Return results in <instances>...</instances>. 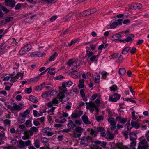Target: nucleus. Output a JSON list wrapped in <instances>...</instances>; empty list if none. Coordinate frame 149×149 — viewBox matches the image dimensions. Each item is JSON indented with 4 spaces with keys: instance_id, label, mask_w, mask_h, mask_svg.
<instances>
[{
    "instance_id": "0eeeda50",
    "label": "nucleus",
    "mask_w": 149,
    "mask_h": 149,
    "mask_svg": "<svg viewBox=\"0 0 149 149\" xmlns=\"http://www.w3.org/2000/svg\"><path fill=\"white\" fill-rule=\"evenodd\" d=\"M13 111H19L21 110L24 107V106L22 104L20 103L19 105H18L15 103H13Z\"/></svg>"
},
{
    "instance_id": "412c9836",
    "label": "nucleus",
    "mask_w": 149,
    "mask_h": 149,
    "mask_svg": "<svg viewBox=\"0 0 149 149\" xmlns=\"http://www.w3.org/2000/svg\"><path fill=\"white\" fill-rule=\"evenodd\" d=\"M72 13H69L66 15L63 19L64 22H65L68 21L72 18Z\"/></svg>"
},
{
    "instance_id": "20e7f679",
    "label": "nucleus",
    "mask_w": 149,
    "mask_h": 149,
    "mask_svg": "<svg viewBox=\"0 0 149 149\" xmlns=\"http://www.w3.org/2000/svg\"><path fill=\"white\" fill-rule=\"evenodd\" d=\"M86 54L88 57L89 58L90 61L93 62L95 61L96 62L98 61V58L99 54H97L96 55H94V54L92 52L86 51Z\"/></svg>"
},
{
    "instance_id": "c9c22d12",
    "label": "nucleus",
    "mask_w": 149,
    "mask_h": 149,
    "mask_svg": "<svg viewBox=\"0 0 149 149\" xmlns=\"http://www.w3.org/2000/svg\"><path fill=\"white\" fill-rule=\"evenodd\" d=\"M132 38L131 37H130V36H128L125 39L123 40H122V42L125 43L126 42H129L130 41H132Z\"/></svg>"
},
{
    "instance_id": "f257e3e1",
    "label": "nucleus",
    "mask_w": 149,
    "mask_h": 149,
    "mask_svg": "<svg viewBox=\"0 0 149 149\" xmlns=\"http://www.w3.org/2000/svg\"><path fill=\"white\" fill-rule=\"evenodd\" d=\"M73 84L72 81H69L66 82H63L62 83V87H60L59 88V94H58V97L61 100V102H65L68 100L67 98L65 100H63L65 97V93L67 91L66 87H69Z\"/></svg>"
},
{
    "instance_id": "5fc2aeb1",
    "label": "nucleus",
    "mask_w": 149,
    "mask_h": 149,
    "mask_svg": "<svg viewBox=\"0 0 149 149\" xmlns=\"http://www.w3.org/2000/svg\"><path fill=\"white\" fill-rule=\"evenodd\" d=\"M19 40L18 39H15V38L13 39V44H14L15 45H18V42H19Z\"/></svg>"
},
{
    "instance_id": "4d7b16f0",
    "label": "nucleus",
    "mask_w": 149,
    "mask_h": 149,
    "mask_svg": "<svg viewBox=\"0 0 149 149\" xmlns=\"http://www.w3.org/2000/svg\"><path fill=\"white\" fill-rule=\"evenodd\" d=\"M128 132L127 131H123V134L125 136V138L126 139L128 138Z\"/></svg>"
},
{
    "instance_id": "680f3d73",
    "label": "nucleus",
    "mask_w": 149,
    "mask_h": 149,
    "mask_svg": "<svg viewBox=\"0 0 149 149\" xmlns=\"http://www.w3.org/2000/svg\"><path fill=\"white\" fill-rule=\"evenodd\" d=\"M22 4L21 3H18L15 6V9L16 10H17L19 9L21 7V5Z\"/></svg>"
},
{
    "instance_id": "a878e982",
    "label": "nucleus",
    "mask_w": 149,
    "mask_h": 149,
    "mask_svg": "<svg viewBox=\"0 0 149 149\" xmlns=\"http://www.w3.org/2000/svg\"><path fill=\"white\" fill-rule=\"evenodd\" d=\"M84 80L83 79H81L79 80L78 86L79 88H81L84 87Z\"/></svg>"
},
{
    "instance_id": "7c9ffc66",
    "label": "nucleus",
    "mask_w": 149,
    "mask_h": 149,
    "mask_svg": "<svg viewBox=\"0 0 149 149\" xmlns=\"http://www.w3.org/2000/svg\"><path fill=\"white\" fill-rule=\"evenodd\" d=\"M88 149H102V148H100L97 145L92 144L90 145Z\"/></svg>"
},
{
    "instance_id": "338daca9",
    "label": "nucleus",
    "mask_w": 149,
    "mask_h": 149,
    "mask_svg": "<svg viewBox=\"0 0 149 149\" xmlns=\"http://www.w3.org/2000/svg\"><path fill=\"white\" fill-rule=\"evenodd\" d=\"M70 131H71V130L68 128L67 129H64L63 130H62V132L67 133Z\"/></svg>"
},
{
    "instance_id": "a18cd8bd",
    "label": "nucleus",
    "mask_w": 149,
    "mask_h": 149,
    "mask_svg": "<svg viewBox=\"0 0 149 149\" xmlns=\"http://www.w3.org/2000/svg\"><path fill=\"white\" fill-rule=\"evenodd\" d=\"M111 91H115L117 90V87L116 85H112L110 87Z\"/></svg>"
},
{
    "instance_id": "ea45409f",
    "label": "nucleus",
    "mask_w": 149,
    "mask_h": 149,
    "mask_svg": "<svg viewBox=\"0 0 149 149\" xmlns=\"http://www.w3.org/2000/svg\"><path fill=\"white\" fill-rule=\"evenodd\" d=\"M55 108L53 107L51 108L50 110H48V113L51 115H53V112L54 111Z\"/></svg>"
},
{
    "instance_id": "cd10ccee",
    "label": "nucleus",
    "mask_w": 149,
    "mask_h": 149,
    "mask_svg": "<svg viewBox=\"0 0 149 149\" xmlns=\"http://www.w3.org/2000/svg\"><path fill=\"white\" fill-rule=\"evenodd\" d=\"M29 100L31 101L33 103H37L38 102V100L37 98L33 96L30 97Z\"/></svg>"
},
{
    "instance_id": "6ab92c4d",
    "label": "nucleus",
    "mask_w": 149,
    "mask_h": 149,
    "mask_svg": "<svg viewBox=\"0 0 149 149\" xmlns=\"http://www.w3.org/2000/svg\"><path fill=\"white\" fill-rule=\"evenodd\" d=\"M82 119L84 124L88 125L91 124L90 121L88 120V118L86 115H83L82 117Z\"/></svg>"
},
{
    "instance_id": "b1692460",
    "label": "nucleus",
    "mask_w": 149,
    "mask_h": 149,
    "mask_svg": "<svg viewBox=\"0 0 149 149\" xmlns=\"http://www.w3.org/2000/svg\"><path fill=\"white\" fill-rule=\"evenodd\" d=\"M30 110L29 109H27L23 113H21V116L23 118H26L28 116V115L30 113Z\"/></svg>"
},
{
    "instance_id": "473e14b6",
    "label": "nucleus",
    "mask_w": 149,
    "mask_h": 149,
    "mask_svg": "<svg viewBox=\"0 0 149 149\" xmlns=\"http://www.w3.org/2000/svg\"><path fill=\"white\" fill-rule=\"evenodd\" d=\"M40 142L38 139H36L34 142V144L35 146L37 148H39L40 146Z\"/></svg>"
},
{
    "instance_id": "aec40b11",
    "label": "nucleus",
    "mask_w": 149,
    "mask_h": 149,
    "mask_svg": "<svg viewBox=\"0 0 149 149\" xmlns=\"http://www.w3.org/2000/svg\"><path fill=\"white\" fill-rule=\"evenodd\" d=\"M68 113L65 112H63L62 114L59 112H58L57 113V116L58 117V118L60 119H62L63 117H67L68 116Z\"/></svg>"
},
{
    "instance_id": "052dcab7",
    "label": "nucleus",
    "mask_w": 149,
    "mask_h": 149,
    "mask_svg": "<svg viewBox=\"0 0 149 149\" xmlns=\"http://www.w3.org/2000/svg\"><path fill=\"white\" fill-rule=\"evenodd\" d=\"M43 87L42 85L38 86L36 87V89L38 91H41L43 89Z\"/></svg>"
},
{
    "instance_id": "de8ad7c7",
    "label": "nucleus",
    "mask_w": 149,
    "mask_h": 149,
    "mask_svg": "<svg viewBox=\"0 0 149 149\" xmlns=\"http://www.w3.org/2000/svg\"><path fill=\"white\" fill-rule=\"evenodd\" d=\"M49 95V93L48 92H45L42 95V97L45 98L47 97H48Z\"/></svg>"
},
{
    "instance_id": "a211bd4d",
    "label": "nucleus",
    "mask_w": 149,
    "mask_h": 149,
    "mask_svg": "<svg viewBox=\"0 0 149 149\" xmlns=\"http://www.w3.org/2000/svg\"><path fill=\"white\" fill-rule=\"evenodd\" d=\"M86 105H88L87 106L86 105V109H87L88 107H90L96 109L97 111H98V109L97 108L96 105L94 104V103L91 102H90L89 103H88L87 102H86Z\"/></svg>"
},
{
    "instance_id": "09e8293b",
    "label": "nucleus",
    "mask_w": 149,
    "mask_h": 149,
    "mask_svg": "<svg viewBox=\"0 0 149 149\" xmlns=\"http://www.w3.org/2000/svg\"><path fill=\"white\" fill-rule=\"evenodd\" d=\"M38 119H35L33 121V124L34 125L36 126H38L40 125L39 121H38Z\"/></svg>"
},
{
    "instance_id": "ddd939ff",
    "label": "nucleus",
    "mask_w": 149,
    "mask_h": 149,
    "mask_svg": "<svg viewBox=\"0 0 149 149\" xmlns=\"http://www.w3.org/2000/svg\"><path fill=\"white\" fill-rule=\"evenodd\" d=\"M108 121L110 123V125L111 126V129L112 130H114L116 127V123L114 121V119L113 118H108Z\"/></svg>"
},
{
    "instance_id": "5701e85b",
    "label": "nucleus",
    "mask_w": 149,
    "mask_h": 149,
    "mask_svg": "<svg viewBox=\"0 0 149 149\" xmlns=\"http://www.w3.org/2000/svg\"><path fill=\"white\" fill-rule=\"evenodd\" d=\"M76 126L74 123L72 121H70L69 123L67 124V126L68 128L70 129L71 130L72 128H73Z\"/></svg>"
},
{
    "instance_id": "9b49d317",
    "label": "nucleus",
    "mask_w": 149,
    "mask_h": 149,
    "mask_svg": "<svg viewBox=\"0 0 149 149\" xmlns=\"http://www.w3.org/2000/svg\"><path fill=\"white\" fill-rule=\"evenodd\" d=\"M23 76V73L21 72H18L14 77H11V79L10 80L11 82L13 83L16 81L19 77H20L22 79Z\"/></svg>"
},
{
    "instance_id": "bb28decb",
    "label": "nucleus",
    "mask_w": 149,
    "mask_h": 149,
    "mask_svg": "<svg viewBox=\"0 0 149 149\" xmlns=\"http://www.w3.org/2000/svg\"><path fill=\"white\" fill-rule=\"evenodd\" d=\"M8 48V47L5 44L1 43L0 45V49L1 52H3Z\"/></svg>"
},
{
    "instance_id": "79ce46f5",
    "label": "nucleus",
    "mask_w": 149,
    "mask_h": 149,
    "mask_svg": "<svg viewBox=\"0 0 149 149\" xmlns=\"http://www.w3.org/2000/svg\"><path fill=\"white\" fill-rule=\"evenodd\" d=\"M71 117L72 118L76 119L79 117V116L77 114V113H73L72 114Z\"/></svg>"
},
{
    "instance_id": "8fccbe9b",
    "label": "nucleus",
    "mask_w": 149,
    "mask_h": 149,
    "mask_svg": "<svg viewBox=\"0 0 149 149\" xmlns=\"http://www.w3.org/2000/svg\"><path fill=\"white\" fill-rule=\"evenodd\" d=\"M118 57V54H114L109 56V58L110 59L112 58H116Z\"/></svg>"
},
{
    "instance_id": "a19ab883",
    "label": "nucleus",
    "mask_w": 149,
    "mask_h": 149,
    "mask_svg": "<svg viewBox=\"0 0 149 149\" xmlns=\"http://www.w3.org/2000/svg\"><path fill=\"white\" fill-rule=\"evenodd\" d=\"M25 118H23L22 117H20L18 119V122L20 123H24L25 121Z\"/></svg>"
},
{
    "instance_id": "f704fd0d",
    "label": "nucleus",
    "mask_w": 149,
    "mask_h": 149,
    "mask_svg": "<svg viewBox=\"0 0 149 149\" xmlns=\"http://www.w3.org/2000/svg\"><path fill=\"white\" fill-rule=\"evenodd\" d=\"M73 60L72 59L69 60L68 62H67V64L70 67L73 66Z\"/></svg>"
},
{
    "instance_id": "423d86ee",
    "label": "nucleus",
    "mask_w": 149,
    "mask_h": 149,
    "mask_svg": "<svg viewBox=\"0 0 149 149\" xmlns=\"http://www.w3.org/2000/svg\"><path fill=\"white\" fill-rule=\"evenodd\" d=\"M149 147L148 142L145 139H142L139 143L138 149H146Z\"/></svg>"
},
{
    "instance_id": "49530a36",
    "label": "nucleus",
    "mask_w": 149,
    "mask_h": 149,
    "mask_svg": "<svg viewBox=\"0 0 149 149\" xmlns=\"http://www.w3.org/2000/svg\"><path fill=\"white\" fill-rule=\"evenodd\" d=\"M109 100L110 101L112 102H115L117 101L116 99L113 96L111 97H109Z\"/></svg>"
},
{
    "instance_id": "39448f33",
    "label": "nucleus",
    "mask_w": 149,
    "mask_h": 149,
    "mask_svg": "<svg viewBox=\"0 0 149 149\" xmlns=\"http://www.w3.org/2000/svg\"><path fill=\"white\" fill-rule=\"evenodd\" d=\"M31 49V45L30 44H27L22 47L20 49L19 54L20 55L25 54L26 53Z\"/></svg>"
},
{
    "instance_id": "393cba45",
    "label": "nucleus",
    "mask_w": 149,
    "mask_h": 149,
    "mask_svg": "<svg viewBox=\"0 0 149 149\" xmlns=\"http://www.w3.org/2000/svg\"><path fill=\"white\" fill-rule=\"evenodd\" d=\"M89 13V11L88 9L84 11L82 13H80V17H85L87 15H89L90 14H88Z\"/></svg>"
},
{
    "instance_id": "9d476101",
    "label": "nucleus",
    "mask_w": 149,
    "mask_h": 149,
    "mask_svg": "<svg viewBox=\"0 0 149 149\" xmlns=\"http://www.w3.org/2000/svg\"><path fill=\"white\" fill-rule=\"evenodd\" d=\"M117 22H115L114 19L112 20L110 24V29H114L117 27L118 24H121V19H118L117 20Z\"/></svg>"
},
{
    "instance_id": "2eb2a0df",
    "label": "nucleus",
    "mask_w": 149,
    "mask_h": 149,
    "mask_svg": "<svg viewBox=\"0 0 149 149\" xmlns=\"http://www.w3.org/2000/svg\"><path fill=\"white\" fill-rule=\"evenodd\" d=\"M81 62V60H78L74 61H73V66H74V69H76V70H77L80 68L79 65Z\"/></svg>"
},
{
    "instance_id": "4c0bfd02",
    "label": "nucleus",
    "mask_w": 149,
    "mask_h": 149,
    "mask_svg": "<svg viewBox=\"0 0 149 149\" xmlns=\"http://www.w3.org/2000/svg\"><path fill=\"white\" fill-rule=\"evenodd\" d=\"M49 139L46 137H42L41 139V141L43 143H46L48 142Z\"/></svg>"
},
{
    "instance_id": "2f4dec72",
    "label": "nucleus",
    "mask_w": 149,
    "mask_h": 149,
    "mask_svg": "<svg viewBox=\"0 0 149 149\" xmlns=\"http://www.w3.org/2000/svg\"><path fill=\"white\" fill-rule=\"evenodd\" d=\"M40 78L39 76H37L36 77L30 79V81H32L35 83L36 82L39 80Z\"/></svg>"
},
{
    "instance_id": "58836bf2",
    "label": "nucleus",
    "mask_w": 149,
    "mask_h": 149,
    "mask_svg": "<svg viewBox=\"0 0 149 149\" xmlns=\"http://www.w3.org/2000/svg\"><path fill=\"white\" fill-rule=\"evenodd\" d=\"M89 11V13L88 14H91L95 13L97 11V9H88Z\"/></svg>"
},
{
    "instance_id": "c756f323",
    "label": "nucleus",
    "mask_w": 149,
    "mask_h": 149,
    "mask_svg": "<svg viewBox=\"0 0 149 149\" xmlns=\"http://www.w3.org/2000/svg\"><path fill=\"white\" fill-rule=\"evenodd\" d=\"M11 122L10 120L8 119H5L3 121V123L5 126L8 125L9 126H10Z\"/></svg>"
},
{
    "instance_id": "f3484780",
    "label": "nucleus",
    "mask_w": 149,
    "mask_h": 149,
    "mask_svg": "<svg viewBox=\"0 0 149 149\" xmlns=\"http://www.w3.org/2000/svg\"><path fill=\"white\" fill-rule=\"evenodd\" d=\"M109 145L111 148L110 149H115L116 148L119 149H121V144H115L114 142H112L110 143Z\"/></svg>"
},
{
    "instance_id": "6e6552de",
    "label": "nucleus",
    "mask_w": 149,
    "mask_h": 149,
    "mask_svg": "<svg viewBox=\"0 0 149 149\" xmlns=\"http://www.w3.org/2000/svg\"><path fill=\"white\" fill-rule=\"evenodd\" d=\"M113 40L115 42H121V32H120L113 35L112 36Z\"/></svg>"
},
{
    "instance_id": "f8f14e48",
    "label": "nucleus",
    "mask_w": 149,
    "mask_h": 149,
    "mask_svg": "<svg viewBox=\"0 0 149 149\" xmlns=\"http://www.w3.org/2000/svg\"><path fill=\"white\" fill-rule=\"evenodd\" d=\"M142 7V5L141 4H135L130 5V6L129 8L135 10L140 9H141Z\"/></svg>"
},
{
    "instance_id": "69168bd1",
    "label": "nucleus",
    "mask_w": 149,
    "mask_h": 149,
    "mask_svg": "<svg viewBox=\"0 0 149 149\" xmlns=\"http://www.w3.org/2000/svg\"><path fill=\"white\" fill-rule=\"evenodd\" d=\"M57 18L56 15H54L52 16L50 19V20L52 22L54 21Z\"/></svg>"
},
{
    "instance_id": "7ed1b4c3",
    "label": "nucleus",
    "mask_w": 149,
    "mask_h": 149,
    "mask_svg": "<svg viewBox=\"0 0 149 149\" xmlns=\"http://www.w3.org/2000/svg\"><path fill=\"white\" fill-rule=\"evenodd\" d=\"M84 131V129L80 127H77L75 128V131L74 132L72 135L73 137L77 138H80Z\"/></svg>"
},
{
    "instance_id": "1a4fd4ad",
    "label": "nucleus",
    "mask_w": 149,
    "mask_h": 149,
    "mask_svg": "<svg viewBox=\"0 0 149 149\" xmlns=\"http://www.w3.org/2000/svg\"><path fill=\"white\" fill-rule=\"evenodd\" d=\"M19 143L20 145L19 148H21L31 145V142L30 140H28L27 141L24 142L22 140H21L19 141Z\"/></svg>"
},
{
    "instance_id": "4468645a",
    "label": "nucleus",
    "mask_w": 149,
    "mask_h": 149,
    "mask_svg": "<svg viewBox=\"0 0 149 149\" xmlns=\"http://www.w3.org/2000/svg\"><path fill=\"white\" fill-rule=\"evenodd\" d=\"M5 2L6 5L13 8L15 6L16 2L13 0H5Z\"/></svg>"
},
{
    "instance_id": "dca6fc26",
    "label": "nucleus",
    "mask_w": 149,
    "mask_h": 149,
    "mask_svg": "<svg viewBox=\"0 0 149 149\" xmlns=\"http://www.w3.org/2000/svg\"><path fill=\"white\" fill-rule=\"evenodd\" d=\"M57 55V53L56 52H55L47 60L45 64V65H47L48 64L49 62L52 61L54 60Z\"/></svg>"
},
{
    "instance_id": "72a5a7b5",
    "label": "nucleus",
    "mask_w": 149,
    "mask_h": 149,
    "mask_svg": "<svg viewBox=\"0 0 149 149\" xmlns=\"http://www.w3.org/2000/svg\"><path fill=\"white\" fill-rule=\"evenodd\" d=\"M130 50L129 47H126L123 49L122 51V54H126Z\"/></svg>"
},
{
    "instance_id": "774afa93",
    "label": "nucleus",
    "mask_w": 149,
    "mask_h": 149,
    "mask_svg": "<svg viewBox=\"0 0 149 149\" xmlns=\"http://www.w3.org/2000/svg\"><path fill=\"white\" fill-rule=\"evenodd\" d=\"M101 146L103 148L105 147L107 144V143L104 141H102L100 144Z\"/></svg>"
},
{
    "instance_id": "13d9d810",
    "label": "nucleus",
    "mask_w": 149,
    "mask_h": 149,
    "mask_svg": "<svg viewBox=\"0 0 149 149\" xmlns=\"http://www.w3.org/2000/svg\"><path fill=\"white\" fill-rule=\"evenodd\" d=\"M113 96L117 100H118L120 98V95H118L117 93L114 94Z\"/></svg>"
},
{
    "instance_id": "bf43d9fd",
    "label": "nucleus",
    "mask_w": 149,
    "mask_h": 149,
    "mask_svg": "<svg viewBox=\"0 0 149 149\" xmlns=\"http://www.w3.org/2000/svg\"><path fill=\"white\" fill-rule=\"evenodd\" d=\"M51 102H52L53 104H57L58 103V100L55 98Z\"/></svg>"
},
{
    "instance_id": "c85d7f7f",
    "label": "nucleus",
    "mask_w": 149,
    "mask_h": 149,
    "mask_svg": "<svg viewBox=\"0 0 149 149\" xmlns=\"http://www.w3.org/2000/svg\"><path fill=\"white\" fill-rule=\"evenodd\" d=\"M55 69L54 68H53L51 69L49 68V71H48V73L50 75H54L55 73Z\"/></svg>"
},
{
    "instance_id": "f03ea898",
    "label": "nucleus",
    "mask_w": 149,
    "mask_h": 149,
    "mask_svg": "<svg viewBox=\"0 0 149 149\" xmlns=\"http://www.w3.org/2000/svg\"><path fill=\"white\" fill-rule=\"evenodd\" d=\"M93 143V138L89 136L82 137L80 142L81 146L82 147H86L90 143Z\"/></svg>"
},
{
    "instance_id": "c03bdc74",
    "label": "nucleus",
    "mask_w": 149,
    "mask_h": 149,
    "mask_svg": "<svg viewBox=\"0 0 149 149\" xmlns=\"http://www.w3.org/2000/svg\"><path fill=\"white\" fill-rule=\"evenodd\" d=\"M49 131H51V129L49 127L44 128L42 130V132L46 133L48 132Z\"/></svg>"
},
{
    "instance_id": "3c124183",
    "label": "nucleus",
    "mask_w": 149,
    "mask_h": 149,
    "mask_svg": "<svg viewBox=\"0 0 149 149\" xmlns=\"http://www.w3.org/2000/svg\"><path fill=\"white\" fill-rule=\"evenodd\" d=\"M90 134L93 136L94 135V137L96 136L97 135L95 134V131L93 129H91L90 130Z\"/></svg>"
},
{
    "instance_id": "4be33fe9",
    "label": "nucleus",
    "mask_w": 149,
    "mask_h": 149,
    "mask_svg": "<svg viewBox=\"0 0 149 149\" xmlns=\"http://www.w3.org/2000/svg\"><path fill=\"white\" fill-rule=\"evenodd\" d=\"M131 125L132 127H134L136 129H138L140 127L139 123H137L136 121L132 122L131 123Z\"/></svg>"
},
{
    "instance_id": "603ef678",
    "label": "nucleus",
    "mask_w": 149,
    "mask_h": 149,
    "mask_svg": "<svg viewBox=\"0 0 149 149\" xmlns=\"http://www.w3.org/2000/svg\"><path fill=\"white\" fill-rule=\"evenodd\" d=\"M37 57H41L45 54V53L40 52H37Z\"/></svg>"
},
{
    "instance_id": "6e6d98bb",
    "label": "nucleus",
    "mask_w": 149,
    "mask_h": 149,
    "mask_svg": "<svg viewBox=\"0 0 149 149\" xmlns=\"http://www.w3.org/2000/svg\"><path fill=\"white\" fill-rule=\"evenodd\" d=\"M37 52H34L31 53L30 56L32 57H37Z\"/></svg>"
},
{
    "instance_id": "e2e57ef3",
    "label": "nucleus",
    "mask_w": 149,
    "mask_h": 149,
    "mask_svg": "<svg viewBox=\"0 0 149 149\" xmlns=\"http://www.w3.org/2000/svg\"><path fill=\"white\" fill-rule=\"evenodd\" d=\"M103 119V117L101 116H99L96 118V120L98 122L102 120Z\"/></svg>"
},
{
    "instance_id": "e433bc0d",
    "label": "nucleus",
    "mask_w": 149,
    "mask_h": 149,
    "mask_svg": "<svg viewBox=\"0 0 149 149\" xmlns=\"http://www.w3.org/2000/svg\"><path fill=\"white\" fill-rule=\"evenodd\" d=\"M130 139L131 141H135L137 139V136L136 135H130Z\"/></svg>"
},
{
    "instance_id": "864d4df0",
    "label": "nucleus",
    "mask_w": 149,
    "mask_h": 149,
    "mask_svg": "<svg viewBox=\"0 0 149 149\" xmlns=\"http://www.w3.org/2000/svg\"><path fill=\"white\" fill-rule=\"evenodd\" d=\"M33 131L35 132H38V129L35 127H33L31 128V130H30V131Z\"/></svg>"
},
{
    "instance_id": "0e129e2a",
    "label": "nucleus",
    "mask_w": 149,
    "mask_h": 149,
    "mask_svg": "<svg viewBox=\"0 0 149 149\" xmlns=\"http://www.w3.org/2000/svg\"><path fill=\"white\" fill-rule=\"evenodd\" d=\"M136 51V48L134 47L130 50V52L131 53L133 54L135 53Z\"/></svg>"
},
{
    "instance_id": "37998d69",
    "label": "nucleus",
    "mask_w": 149,
    "mask_h": 149,
    "mask_svg": "<svg viewBox=\"0 0 149 149\" xmlns=\"http://www.w3.org/2000/svg\"><path fill=\"white\" fill-rule=\"evenodd\" d=\"M13 19V18L12 17H9L6 18L5 19V22L6 23H9L12 21Z\"/></svg>"
}]
</instances>
